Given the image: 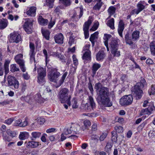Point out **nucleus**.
<instances>
[{
    "label": "nucleus",
    "mask_w": 155,
    "mask_h": 155,
    "mask_svg": "<svg viewBox=\"0 0 155 155\" xmlns=\"http://www.w3.org/2000/svg\"><path fill=\"white\" fill-rule=\"evenodd\" d=\"M118 48H117L110 50L111 54L114 57H118L120 56V52L118 50Z\"/></svg>",
    "instance_id": "obj_39"
},
{
    "label": "nucleus",
    "mask_w": 155,
    "mask_h": 155,
    "mask_svg": "<svg viewBox=\"0 0 155 155\" xmlns=\"http://www.w3.org/2000/svg\"><path fill=\"white\" fill-rule=\"evenodd\" d=\"M10 71L12 72H14L16 71H19V69L18 67L15 64H12L10 66Z\"/></svg>",
    "instance_id": "obj_35"
},
{
    "label": "nucleus",
    "mask_w": 155,
    "mask_h": 155,
    "mask_svg": "<svg viewBox=\"0 0 155 155\" xmlns=\"http://www.w3.org/2000/svg\"><path fill=\"white\" fill-rule=\"evenodd\" d=\"M133 101V97L131 95L123 96L120 100V103L122 106H127L131 104Z\"/></svg>",
    "instance_id": "obj_6"
},
{
    "label": "nucleus",
    "mask_w": 155,
    "mask_h": 155,
    "mask_svg": "<svg viewBox=\"0 0 155 155\" xmlns=\"http://www.w3.org/2000/svg\"><path fill=\"white\" fill-rule=\"evenodd\" d=\"M28 122L27 118H25L24 121L22 122V120L21 119H19L15 121L14 125L15 126H18L21 127H24L27 125Z\"/></svg>",
    "instance_id": "obj_15"
},
{
    "label": "nucleus",
    "mask_w": 155,
    "mask_h": 155,
    "mask_svg": "<svg viewBox=\"0 0 155 155\" xmlns=\"http://www.w3.org/2000/svg\"><path fill=\"white\" fill-rule=\"evenodd\" d=\"M124 24L122 20H120L119 23L118 32L119 35L122 38H123L122 32L124 28Z\"/></svg>",
    "instance_id": "obj_14"
},
{
    "label": "nucleus",
    "mask_w": 155,
    "mask_h": 155,
    "mask_svg": "<svg viewBox=\"0 0 155 155\" xmlns=\"http://www.w3.org/2000/svg\"><path fill=\"white\" fill-rule=\"evenodd\" d=\"M13 121V119L12 118H9L6 120L5 121V123L8 124H10Z\"/></svg>",
    "instance_id": "obj_61"
},
{
    "label": "nucleus",
    "mask_w": 155,
    "mask_h": 155,
    "mask_svg": "<svg viewBox=\"0 0 155 155\" xmlns=\"http://www.w3.org/2000/svg\"><path fill=\"white\" fill-rule=\"evenodd\" d=\"M38 21L39 23L42 25H47L48 22V21L47 19H44L41 16L39 17Z\"/></svg>",
    "instance_id": "obj_31"
},
{
    "label": "nucleus",
    "mask_w": 155,
    "mask_h": 155,
    "mask_svg": "<svg viewBox=\"0 0 155 155\" xmlns=\"http://www.w3.org/2000/svg\"><path fill=\"white\" fill-rule=\"evenodd\" d=\"M88 88L90 90L91 93L92 94H93L94 90L91 83V82L89 83L88 84Z\"/></svg>",
    "instance_id": "obj_60"
},
{
    "label": "nucleus",
    "mask_w": 155,
    "mask_h": 155,
    "mask_svg": "<svg viewBox=\"0 0 155 155\" xmlns=\"http://www.w3.org/2000/svg\"><path fill=\"white\" fill-rule=\"evenodd\" d=\"M140 32L138 31H134L132 34V40L135 41L139 39L140 36Z\"/></svg>",
    "instance_id": "obj_32"
},
{
    "label": "nucleus",
    "mask_w": 155,
    "mask_h": 155,
    "mask_svg": "<svg viewBox=\"0 0 155 155\" xmlns=\"http://www.w3.org/2000/svg\"><path fill=\"white\" fill-rule=\"evenodd\" d=\"M148 93L150 95L155 94V85H151L150 89L148 91Z\"/></svg>",
    "instance_id": "obj_46"
},
{
    "label": "nucleus",
    "mask_w": 155,
    "mask_h": 155,
    "mask_svg": "<svg viewBox=\"0 0 155 155\" xmlns=\"http://www.w3.org/2000/svg\"><path fill=\"white\" fill-rule=\"evenodd\" d=\"M101 65L98 63H94L92 67V70L93 76H94L96 74L97 70L101 68Z\"/></svg>",
    "instance_id": "obj_19"
},
{
    "label": "nucleus",
    "mask_w": 155,
    "mask_h": 155,
    "mask_svg": "<svg viewBox=\"0 0 155 155\" xmlns=\"http://www.w3.org/2000/svg\"><path fill=\"white\" fill-rule=\"evenodd\" d=\"M111 35H110L104 34V39L105 40L104 42L107 41V43H108V40L109 39L111 38Z\"/></svg>",
    "instance_id": "obj_54"
},
{
    "label": "nucleus",
    "mask_w": 155,
    "mask_h": 155,
    "mask_svg": "<svg viewBox=\"0 0 155 155\" xmlns=\"http://www.w3.org/2000/svg\"><path fill=\"white\" fill-rule=\"evenodd\" d=\"M137 84H139V85L142 88L145 86H146L147 85V84L145 79L143 78L141 79L140 83H137Z\"/></svg>",
    "instance_id": "obj_48"
},
{
    "label": "nucleus",
    "mask_w": 155,
    "mask_h": 155,
    "mask_svg": "<svg viewBox=\"0 0 155 155\" xmlns=\"http://www.w3.org/2000/svg\"><path fill=\"white\" fill-rule=\"evenodd\" d=\"M25 99L27 102L31 104L32 102L36 101L38 103L41 102L42 101V97L40 94L37 93L33 97H32L31 95L27 96L25 97Z\"/></svg>",
    "instance_id": "obj_4"
},
{
    "label": "nucleus",
    "mask_w": 155,
    "mask_h": 155,
    "mask_svg": "<svg viewBox=\"0 0 155 155\" xmlns=\"http://www.w3.org/2000/svg\"><path fill=\"white\" fill-rule=\"evenodd\" d=\"M107 136V134L106 133H103L100 137L99 139L101 141H102L104 140Z\"/></svg>",
    "instance_id": "obj_59"
},
{
    "label": "nucleus",
    "mask_w": 155,
    "mask_h": 155,
    "mask_svg": "<svg viewBox=\"0 0 155 155\" xmlns=\"http://www.w3.org/2000/svg\"><path fill=\"white\" fill-rule=\"evenodd\" d=\"M63 35L61 33H60L58 35H56L54 37L55 42L60 44L63 43Z\"/></svg>",
    "instance_id": "obj_16"
},
{
    "label": "nucleus",
    "mask_w": 155,
    "mask_h": 155,
    "mask_svg": "<svg viewBox=\"0 0 155 155\" xmlns=\"http://www.w3.org/2000/svg\"><path fill=\"white\" fill-rule=\"evenodd\" d=\"M7 80L8 85L9 86L11 87L12 88L14 87L16 89L18 88L19 83L15 78L9 75L8 77Z\"/></svg>",
    "instance_id": "obj_8"
},
{
    "label": "nucleus",
    "mask_w": 155,
    "mask_h": 155,
    "mask_svg": "<svg viewBox=\"0 0 155 155\" xmlns=\"http://www.w3.org/2000/svg\"><path fill=\"white\" fill-rule=\"evenodd\" d=\"M21 40L20 35L18 33L13 32L10 35L9 41L10 42L18 43Z\"/></svg>",
    "instance_id": "obj_9"
},
{
    "label": "nucleus",
    "mask_w": 155,
    "mask_h": 155,
    "mask_svg": "<svg viewBox=\"0 0 155 155\" xmlns=\"http://www.w3.org/2000/svg\"><path fill=\"white\" fill-rule=\"evenodd\" d=\"M7 134L12 137H14L16 135V132L10 130V129H8L7 130Z\"/></svg>",
    "instance_id": "obj_44"
},
{
    "label": "nucleus",
    "mask_w": 155,
    "mask_h": 155,
    "mask_svg": "<svg viewBox=\"0 0 155 155\" xmlns=\"http://www.w3.org/2000/svg\"><path fill=\"white\" fill-rule=\"evenodd\" d=\"M42 33L44 38L46 40H49L50 33L49 31L48 30H42Z\"/></svg>",
    "instance_id": "obj_36"
},
{
    "label": "nucleus",
    "mask_w": 155,
    "mask_h": 155,
    "mask_svg": "<svg viewBox=\"0 0 155 155\" xmlns=\"http://www.w3.org/2000/svg\"><path fill=\"white\" fill-rule=\"evenodd\" d=\"M84 125L81 128V130H85L87 129L91 125L90 121L87 120H85L84 122Z\"/></svg>",
    "instance_id": "obj_33"
},
{
    "label": "nucleus",
    "mask_w": 155,
    "mask_h": 155,
    "mask_svg": "<svg viewBox=\"0 0 155 155\" xmlns=\"http://www.w3.org/2000/svg\"><path fill=\"white\" fill-rule=\"evenodd\" d=\"M94 88L99 93V96L97 98L98 103L101 102L104 107H110L112 106V103L110 97V93L109 89L103 87L100 83L95 84Z\"/></svg>",
    "instance_id": "obj_1"
},
{
    "label": "nucleus",
    "mask_w": 155,
    "mask_h": 155,
    "mask_svg": "<svg viewBox=\"0 0 155 155\" xmlns=\"http://www.w3.org/2000/svg\"><path fill=\"white\" fill-rule=\"evenodd\" d=\"M36 10V7H31L29 10L27 12V14L29 15L34 16L35 14Z\"/></svg>",
    "instance_id": "obj_27"
},
{
    "label": "nucleus",
    "mask_w": 155,
    "mask_h": 155,
    "mask_svg": "<svg viewBox=\"0 0 155 155\" xmlns=\"http://www.w3.org/2000/svg\"><path fill=\"white\" fill-rule=\"evenodd\" d=\"M150 46L152 54L155 55V41L151 42L150 43Z\"/></svg>",
    "instance_id": "obj_38"
},
{
    "label": "nucleus",
    "mask_w": 155,
    "mask_h": 155,
    "mask_svg": "<svg viewBox=\"0 0 155 155\" xmlns=\"http://www.w3.org/2000/svg\"><path fill=\"white\" fill-rule=\"evenodd\" d=\"M112 134V140L115 143L117 141V133L115 131H113L111 132Z\"/></svg>",
    "instance_id": "obj_34"
},
{
    "label": "nucleus",
    "mask_w": 155,
    "mask_h": 155,
    "mask_svg": "<svg viewBox=\"0 0 155 155\" xmlns=\"http://www.w3.org/2000/svg\"><path fill=\"white\" fill-rule=\"evenodd\" d=\"M98 35V33L95 32L93 34L91 35L90 38V41H94L97 36Z\"/></svg>",
    "instance_id": "obj_52"
},
{
    "label": "nucleus",
    "mask_w": 155,
    "mask_h": 155,
    "mask_svg": "<svg viewBox=\"0 0 155 155\" xmlns=\"http://www.w3.org/2000/svg\"><path fill=\"white\" fill-rule=\"evenodd\" d=\"M23 58V55L21 54H19L17 55L15 57V60H17V59L18 60L22 59Z\"/></svg>",
    "instance_id": "obj_62"
},
{
    "label": "nucleus",
    "mask_w": 155,
    "mask_h": 155,
    "mask_svg": "<svg viewBox=\"0 0 155 155\" xmlns=\"http://www.w3.org/2000/svg\"><path fill=\"white\" fill-rule=\"evenodd\" d=\"M38 75V82L40 84L44 82V77L46 76V69L41 67H39L37 69Z\"/></svg>",
    "instance_id": "obj_7"
},
{
    "label": "nucleus",
    "mask_w": 155,
    "mask_h": 155,
    "mask_svg": "<svg viewBox=\"0 0 155 155\" xmlns=\"http://www.w3.org/2000/svg\"><path fill=\"white\" fill-rule=\"evenodd\" d=\"M116 10V8L115 7L111 6L109 8L108 10V12L110 16H111L114 14Z\"/></svg>",
    "instance_id": "obj_41"
},
{
    "label": "nucleus",
    "mask_w": 155,
    "mask_h": 155,
    "mask_svg": "<svg viewBox=\"0 0 155 155\" xmlns=\"http://www.w3.org/2000/svg\"><path fill=\"white\" fill-rule=\"evenodd\" d=\"M88 100V102L91 107L92 109L94 110L96 107V104L93 97L91 96H89Z\"/></svg>",
    "instance_id": "obj_28"
},
{
    "label": "nucleus",
    "mask_w": 155,
    "mask_h": 155,
    "mask_svg": "<svg viewBox=\"0 0 155 155\" xmlns=\"http://www.w3.org/2000/svg\"><path fill=\"white\" fill-rule=\"evenodd\" d=\"M148 135L151 139L155 137V130H150L148 133Z\"/></svg>",
    "instance_id": "obj_49"
},
{
    "label": "nucleus",
    "mask_w": 155,
    "mask_h": 155,
    "mask_svg": "<svg viewBox=\"0 0 155 155\" xmlns=\"http://www.w3.org/2000/svg\"><path fill=\"white\" fill-rule=\"evenodd\" d=\"M10 61L9 60H5L4 64V68L5 74H8L9 72V65Z\"/></svg>",
    "instance_id": "obj_24"
},
{
    "label": "nucleus",
    "mask_w": 155,
    "mask_h": 155,
    "mask_svg": "<svg viewBox=\"0 0 155 155\" xmlns=\"http://www.w3.org/2000/svg\"><path fill=\"white\" fill-rule=\"evenodd\" d=\"M47 136V134H44L41 137V140L42 142H45V143L46 142V137Z\"/></svg>",
    "instance_id": "obj_63"
},
{
    "label": "nucleus",
    "mask_w": 155,
    "mask_h": 155,
    "mask_svg": "<svg viewBox=\"0 0 155 155\" xmlns=\"http://www.w3.org/2000/svg\"><path fill=\"white\" fill-rule=\"evenodd\" d=\"M107 25L111 29H114V19L112 18L110 20H108L107 21Z\"/></svg>",
    "instance_id": "obj_37"
},
{
    "label": "nucleus",
    "mask_w": 155,
    "mask_h": 155,
    "mask_svg": "<svg viewBox=\"0 0 155 155\" xmlns=\"http://www.w3.org/2000/svg\"><path fill=\"white\" fill-rule=\"evenodd\" d=\"M17 59V60H15L16 62L19 65V66L23 65V64H24V61L22 59H20V60H18Z\"/></svg>",
    "instance_id": "obj_58"
},
{
    "label": "nucleus",
    "mask_w": 155,
    "mask_h": 155,
    "mask_svg": "<svg viewBox=\"0 0 155 155\" xmlns=\"http://www.w3.org/2000/svg\"><path fill=\"white\" fill-rule=\"evenodd\" d=\"M114 129L117 133H122L123 131V128L121 126H115Z\"/></svg>",
    "instance_id": "obj_42"
},
{
    "label": "nucleus",
    "mask_w": 155,
    "mask_h": 155,
    "mask_svg": "<svg viewBox=\"0 0 155 155\" xmlns=\"http://www.w3.org/2000/svg\"><path fill=\"white\" fill-rule=\"evenodd\" d=\"M54 0H46V4L50 8L53 7Z\"/></svg>",
    "instance_id": "obj_43"
},
{
    "label": "nucleus",
    "mask_w": 155,
    "mask_h": 155,
    "mask_svg": "<svg viewBox=\"0 0 155 155\" xmlns=\"http://www.w3.org/2000/svg\"><path fill=\"white\" fill-rule=\"evenodd\" d=\"M72 58L74 64L75 66L77 65L78 64V61L76 58V56L74 55H73L72 56Z\"/></svg>",
    "instance_id": "obj_56"
},
{
    "label": "nucleus",
    "mask_w": 155,
    "mask_h": 155,
    "mask_svg": "<svg viewBox=\"0 0 155 155\" xmlns=\"http://www.w3.org/2000/svg\"><path fill=\"white\" fill-rule=\"evenodd\" d=\"M45 121V119L43 118L40 117L38 118V123L40 124H43Z\"/></svg>",
    "instance_id": "obj_53"
},
{
    "label": "nucleus",
    "mask_w": 155,
    "mask_h": 155,
    "mask_svg": "<svg viewBox=\"0 0 155 155\" xmlns=\"http://www.w3.org/2000/svg\"><path fill=\"white\" fill-rule=\"evenodd\" d=\"M98 27V26L97 24H95L91 28L90 30V31H94L97 29Z\"/></svg>",
    "instance_id": "obj_64"
},
{
    "label": "nucleus",
    "mask_w": 155,
    "mask_h": 155,
    "mask_svg": "<svg viewBox=\"0 0 155 155\" xmlns=\"http://www.w3.org/2000/svg\"><path fill=\"white\" fill-rule=\"evenodd\" d=\"M72 107L73 108H77L78 107L77 102L75 98H74L72 101Z\"/></svg>",
    "instance_id": "obj_50"
},
{
    "label": "nucleus",
    "mask_w": 155,
    "mask_h": 155,
    "mask_svg": "<svg viewBox=\"0 0 155 155\" xmlns=\"http://www.w3.org/2000/svg\"><path fill=\"white\" fill-rule=\"evenodd\" d=\"M29 47L30 48L29 53H35V47L34 44L30 42L29 43Z\"/></svg>",
    "instance_id": "obj_47"
},
{
    "label": "nucleus",
    "mask_w": 155,
    "mask_h": 155,
    "mask_svg": "<svg viewBox=\"0 0 155 155\" xmlns=\"http://www.w3.org/2000/svg\"><path fill=\"white\" fill-rule=\"evenodd\" d=\"M60 75V73L58 71V69L55 68L51 69L48 76L50 81L56 83Z\"/></svg>",
    "instance_id": "obj_3"
},
{
    "label": "nucleus",
    "mask_w": 155,
    "mask_h": 155,
    "mask_svg": "<svg viewBox=\"0 0 155 155\" xmlns=\"http://www.w3.org/2000/svg\"><path fill=\"white\" fill-rule=\"evenodd\" d=\"M105 56V54L104 51L102 50L100 51L96 54V60L98 61L102 60L104 58Z\"/></svg>",
    "instance_id": "obj_17"
},
{
    "label": "nucleus",
    "mask_w": 155,
    "mask_h": 155,
    "mask_svg": "<svg viewBox=\"0 0 155 155\" xmlns=\"http://www.w3.org/2000/svg\"><path fill=\"white\" fill-rule=\"evenodd\" d=\"M110 45L111 50L118 48L119 45L117 41L116 40H114L111 41L110 43Z\"/></svg>",
    "instance_id": "obj_22"
},
{
    "label": "nucleus",
    "mask_w": 155,
    "mask_h": 155,
    "mask_svg": "<svg viewBox=\"0 0 155 155\" xmlns=\"http://www.w3.org/2000/svg\"><path fill=\"white\" fill-rule=\"evenodd\" d=\"M139 85V84H136L131 91L132 94L137 100L140 99L143 94V91L141 90L142 87Z\"/></svg>",
    "instance_id": "obj_5"
},
{
    "label": "nucleus",
    "mask_w": 155,
    "mask_h": 155,
    "mask_svg": "<svg viewBox=\"0 0 155 155\" xmlns=\"http://www.w3.org/2000/svg\"><path fill=\"white\" fill-rule=\"evenodd\" d=\"M154 111H155V107L153 104H150L149 105L147 108L141 110L140 115L142 116L144 114L150 115Z\"/></svg>",
    "instance_id": "obj_10"
},
{
    "label": "nucleus",
    "mask_w": 155,
    "mask_h": 155,
    "mask_svg": "<svg viewBox=\"0 0 155 155\" xmlns=\"http://www.w3.org/2000/svg\"><path fill=\"white\" fill-rule=\"evenodd\" d=\"M39 142L34 141H29L26 144L28 148H34L37 147L39 145Z\"/></svg>",
    "instance_id": "obj_18"
},
{
    "label": "nucleus",
    "mask_w": 155,
    "mask_h": 155,
    "mask_svg": "<svg viewBox=\"0 0 155 155\" xmlns=\"http://www.w3.org/2000/svg\"><path fill=\"white\" fill-rule=\"evenodd\" d=\"M72 130L74 132L75 134H77L79 133V131L81 130V128L78 124H76L73 125L72 126Z\"/></svg>",
    "instance_id": "obj_23"
},
{
    "label": "nucleus",
    "mask_w": 155,
    "mask_h": 155,
    "mask_svg": "<svg viewBox=\"0 0 155 155\" xmlns=\"http://www.w3.org/2000/svg\"><path fill=\"white\" fill-rule=\"evenodd\" d=\"M23 26V28L25 31L28 34L31 33L33 20L26 19Z\"/></svg>",
    "instance_id": "obj_11"
},
{
    "label": "nucleus",
    "mask_w": 155,
    "mask_h": 155,
    "mask_svg": "<svg viewBox=\"0 0 155 155\" xmlns=\"http://www.w3.org/2000/svg\"><path fill=\"white\" fill-rule=\"evenodd\" d=\"M97 115V113H90L87 114V115L89 117H96Z\"/></svg>",
    "instance_id": "obj_57"
},
{
    "label": "nucleus",
    "mask_w": 155,
    "mask_h": 155,
    "mask_svg": "<svg viewBox=\"0 0 155 155\" xmlns=\"http://www.w3.org/2000/svg\"><path fill=\"white\" fill-rule=\"evenodd\" d=\"M72 128V126L69 124L65 127L63 131V134L65 135H68L71 133Z\"/></svg>",
    "instance_id": "obj_25"
},
{
    "label": "nucleus",
    "mask_w": 155,
    "mask_h": 155,
    "mask_svg": "<svg viewBox=\"0 0 155 155\" xmlns=\"http://www.w3.org/2000/svg\"><path fill=\"white\" fill-rule=\"evenodd\" d=\"M67 74L68 73L67 72H65L64 74L62 76L61 79H60L59 81L58 86H57V87L60 86L63 83L67 75Z\"/></svg>",
    "instance_id": "obj_40"
},
{
    "label": "nucleus",
    "mask_w": 155,
    "mask_h": 155,
    "mask_svg": "<svg viewBox=\"0 0 155 155\" xmlns=\"http://www.w3.org/2000/svg\"><path fill=\"white\" fill-rule=\"evenodd\" d=\"M8 22L6 19L2 18L0 19V29H3L7 26Z\"/></svg>",
    "instance_id": "obj_20"
},
{
    "label": "nucleus",
    "mask_w": 155,
    "mask_h": 155,
    "mask_svg": "<svg viewBox=\"0 0 155 155\" xmlns=\"http://www.w3.org/2000/svg\"><path fill=\"white\" fill-rule=\"evenodd\" d=\"M91 51L90 50L85 51L82 56L83 59L90 60L91 59Z\"/></svg>",
    "instance_id": "obj_26"
},
{
    "label": "nucleus",
    "mask_w": 155,
    "mask_h": 155,
    "mask_svg": "<svg viewBox=\"0 0 155 155\" xmlns=\"http://www.w3.org/2000/svg\"><path fill=\"white\" fill-rule=\"evenodd\" d=\"M29 137V134L28 132H23L20 133L19 135V138L21 140H24L27 139Z\"/></svg>",
    "instance_id": "obj_29"
},
{
    "label": "nucleus",
    "mask_w": 155,
    "mask_h": 155,
    "mask_svg": "<svg viewBox=\"0 0 155 155\" xmlns=\"http://www.w3.org/2000/svg\"><path fill=\"white\" fill-rule=\"evenodd\" d=\"M30 56V61L31 63L33 62H35V53H29Z\"/></svg>",
    "instance_id": "obj_51"
},
{
    "label": "nucleus",
    "mask_w": 155,
    "mask_h": 155,
    "mask_svg": "<svg viewBox=\"0 0 155 155\" xmlns=\"http://www.w3.org/2000/svg\"><path fill=\"white\" fill-rule=\"evenodd\" d=\"M92 21L89 19L88 20L85 22L83 25V30L84 31L85 38V39L87 38L89 36L88 30L90 25L92 23Z\"/></svg>",
    "instance_id": "obj_12"
},
{
    "label": "nucleus",
    "mask_w": 155,
    "mask_h": 155,
    "mask_svg": "<svg viewBox=\"0 0 155 155\" xmlns=\"http://www.w3.org/2000/svg\"><path fill=\"white\" fill-rule=\"evenodd\" d=\"M41 133L39 132H33L31 133V139L32 140H35L39 138L41 136Z\"/></svg>",
    "instance_id": "obj_21"
},
{
    "label": "nucleus",
    "mask_w": 155,
    "mask_h": 155,
    "mask_svg": "<svg viewBox=\"0 0 155 155\" xmlns=\"http://www.w3.org/2000/svg\"><path fill=\"white\" fill-rule=\"evenodd\" d=\"M125 38L126 43L129 45L133 44V42L131 38L130 37V34L129 33H127L125 35Z\"/></svg>",
    "instance_id": "obj_30"
},
{
    "label": "nucleus",
    "mask_w": 155,
    "mask_h": 155,
    "mask_svg": "<svg viewBox=\"0 0 155 155\" xmlns=\"http://www.w3.org/2000/svg\"><path fill=\"white\" fill-rule=\"evenodd\" d=\"M69 93V90L67 88H63L60 91L59 96L60 101L62 103H65L69 105H71L70 100L71 98V96H68Z\"/></svg>",
    "instance_id": "obj_2"
},
{
    "label": "nucleus",
    "mask_w": 155,
    "mask_h": 155,
    "mask_svg": "<svg viewBox=\"0 0 155 155\" xmlns=\"http://www.w3.org/2000/svg\"><path fill=\"white\" fill-rule=\"evenodd\" d=\"M145 6L142 4L140 2L138 3L137 5V9H135L130 12V15H132L134 14H138L145 8Z\"/></svg>",
    "instance_id": "obj_13"
},
{
    "label": "nucleus",
    "mask_w": 155,
    "mask_h": 155,
    "mask_svg": "<svg viewBox=\"0 0 155 155\" xmlns=\"http://www.w3.org/2000/svg\"><path fill=\"white\" fill-rule=\"evenodd\" d=\"M55 23V21L54 20H52V18H51V20H50L49 24L48 25V28L49 29L51 28L54 25Z\"/></svg>",
    "instance_id": "obj_55"
},
{
    "label": "nucleus",
    "mask_w": 155,
    "mask_h": 155,
    "mask_svg": "<svg viewBox=\"0 0 155 155\" xmlns=\"http://www.w3.org/2000/svg\"><path fill=\"white\" fill-rule=\"evenodd\" d=\"M71 0H59V1L65 6H68L71 4Z\"/></svg>",
    "instance_id": "obj_45"
}]
</instances>
